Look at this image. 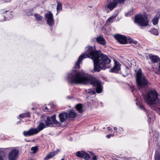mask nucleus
<instances>
[{"mask_svg": "<svg viewBox=\"0 0 160 160\" xmlns=\"http://www.w3.org/2000/svg\"><path fill=\"white\" fill-rule=\"evenodd\" d=\"M95 48L91 46H88L85 48V52L80 55L78 58L77 62L75 64L76 68H80V63L85 58H91L94 62V71L99 72L101 69H105L110 67L109 63L110 59L106 55L101 52L95 51Z\"/></svg>", "mask_w": 160, "mask_h": 160, "instance_id": "1", "label": "nucleus"}, {"mask_svg": "<svg viewBox=\"0 0 160 160\" xmlns=\"http://www.w3.org/2000/svg\"><path fill=\"white\" fill-rule=\"evenodd\" d=\"M136 80L138 88L142 93L144 100L147 103L151 108L154 107L153 109L156 111L158 110L160 111V100L158 98V95L155 91H152L148 92L146 94H144L141 88H144L149 83L148 80L145 76L142 73L141 69H139L136 72Z\"/></svg>", "mask_w": 160, "mask_h": 160, "instance_id": "2", "label": "nucleus"}, {"mask_svg": "<svg viewBox=\"0 0 160 160\" xmlns=\"http://www.w3.org/2000/svg\"><path fill=\"white\" fill-rule=\"evenodd\" d=\"M68 78L71 83L86 84L89 83L96 87V92L98 93H100L102 92V87L100 81L91 77L86 76L82 72L73 70L68 74Z\"/></svg>", "mask_w": 160, "mask_h": 160, "instance_id": "3", "label": "nucleus"}, {"mask_svg": "<svg viewBox=\"0 0 160 160\" xmlns=\"http://www.w3.org/2000/svg\"><path fill=\"white\" fill-rule=\"evenodd\" d=\"M46 125L42 121H40L38 125L37 128H31L28 131H24L23 132V135L26 137L36 135L45 128L46 127Z\"/></svg>", "mask_w": 160, "mask_h": 160, "instance_id": "4", "label": "nucleus"}, {"mask_svg": "<svg viewBox=\"0 0 160 160\" xmlns=\"http://www.w3.org/2000/svg\"><path fill=\"white\" fill-rule=\"evenodd\" d=\"M114 37L121 44H126L127 43H131L135 44H138V42L134 40L132 38L129 37H126L124 36L117 34L114 35Z\"/></svg>", "mask_w": 160, "mask_h": 160, "instance_id": "5", "label": "nucleus"}, {"mask_svg": "<svg viewBox=\"0 0 160 160\" xmlns=\"http://www.w3.org/2000/svg\"><path fill=\"white\" fill-rule=\"evenodd\" d=\"M134 21L140 26L144 27L148 25V20L147 17L144 15L138 14L136 15Z\"/></svg>", "mask_w": 160, "mask_h": 160, "instance_id": "6", "label": "nucleus"}, {"mask_svg": "<svg viewBox=\"0 0 160 160\" xmlns=\"http://www.w3.org/2000/svg\"><path fill=\"white\" fill-rule=\"evenodd\" d=\"M46 125L50 127H58L60 126V123L56 119V115H54L51 117H48L47 118Z\"/></svg>", "mask_w": 160, "mask_h": 160, "instance_id": "7", "label": "nucleus"}, {"mask_svg": "<svg viewBox=\"0 0 160 160\" xmlns=\"http://www.w3.org/2000/svg\"><path fill=\"white\" fill-rule=\"evenodd\" d=\"M125 1V0H108L107 7L110 10L112 11L116 7L118 3H123Z\"/></svg>", "mask_w": 160, "mask_h": 160, "instance_id": "8", "label": "nucleus"}, {"mask_svg": "<svg viewBox=\"0 0 160 160\" xmlns=\"http://www.w3.org/2000/svg\"><path fill=\"white\" fill-rule=\"evenodd\" d=\"M18 151L16 149L12 150L8 155L9 160H16L18 157Z\"/></svg>", "mask_w": 160, "mask_h": 160, "instance_id": "9", "label": "nucleus"}, {"mask_svg": "<svg viewBox=\"0 0 160 160\" xmlns=\"http://www.w3.org/2000/svg\"><path fill=\"white\" fill-rule=\"evenodd\" d=\"M45 17L47 19L48 24L50 26L52 25L54 23L52 14L50 12L45 14Z\"/></svg>", "mask_w": 160, "mask_h": 160, "instance_id": "10", "label": "nucleus"}, {"mask_svg": "<svg viewBox=\"0 0 160 160\" xmlns=\"http://www.w3.org/2000/svg\"><path fill=\"white\" fill-rule=\"evenodd\" d=\"M76 155L78 157L82 158L86 160H89L90 158V155L83 151H78L76 153Z\"/></svg>", "mask_w": 160, "mask_h": 160, "instance_id": "11", "label": "nucleus"}, {"mask_svg": "<svg viewBox=\"0 0 160 160\" xmlns=\"http://www.w3.org/2000/svg\"><path fill=\"white\" fill-rule=\"evenodd\" d=\"M68 114L65 112L60 113L59 115V119L61 122H64L68 117Z\"/></svg>", "mask_w": 160, "mask_h": 160, "instance_id": "12", "label": "nucleus"}, {"mask_svg": "<svg viewBox=\"0 0 160 160\" xmlns=\"http://www.w3.org/2000/svg\"><path fill=\"white\" fill-rule=\"evenodd\" d=\"M120 70V65L118 62L115 61V64L113 68L110 69V71L111 72H117Z\"/></svg>", "mask_w": 160, "mask_h": 160, "instance_id": "13", "label": "nucleus"}, {"mask_svg": "<svg viewBox=\"0 0 160 160\" xmlns=\"http://www.w3.org/2000/svg\"><path fill=\"white\" fill-rule=\"evenodd\" d=\"M59 151H56L55 152H52L49 153V154L47 155V156L45 157L44 158V160H47L51 158H52Z\"/></svg>", "mask_w": 160, "mask_h": 160, "instance_id": "14", "label": "nucleus"}, {"mask_svg": "<svg viewBox=\"0 0 160 160\" xmlns=\"http://www.w3.org/2000/svg\"><path fill=\"white\" fill-rule=\"evenodd\" d=\"M68 117L70 118H75L77 116V113L73 110H70L68 112Z\"/></svg>", "mask_w": 160, "mask_h": 160, "instance_id": "15", "label": "nucleus"}, {"mask_svg": "<svg viewBox=\"0 0 160 160\" xmlns=\"http://www.w3.org/2000/svg\"><path fill=\"white\" fill-rule=\"evenodd\" d=\"M97 42L102 45H105L106 44V41L104 38L102 37H97L96 39Z\"/></svg>", "mask_w": 160, "mask_h": 160, "instance_id": "16", "label": "nucleus"}, {"mask_svg": "<svg viewBox=\"0 0 160 160\" xmlns=\"http://www.w3.org/2000/svg\"><path fill=\"white\" fill-rule=\"evenodd\" d=\"M149 57L150 60L153 62H157L159 60L158 58L156 56L150 55Z\"/></svg>", "mask_w": 160, "mask_h": 160, "instance_id": "17", "label": "nucleus"}, {"mask_svg": "<svg viewBox=\"0 0 160 160\" xmlns=\"http://www.w3.org/2000/svg\"><path fill=\"white\" fill-rule=\"evenodd\" d=\"M116 16H112L108 19L107 22L108 24H110L115 20Z\"/></svg>", "mask_w": 160, "mask_h": 160, "instance_id": "18", "label": "nucleus"}, {"mask_svg": "<svg viewBox=\"0 0 160 160\" xmlns=\"http://www.w3.org/2000/svg\"><path fill=\"white\" fill-rule=\"evenodd\" d=\"M149 32L154 35H158V32L157 29L155 28H151L149 31Z\"/></svg>", "mask_w": 160, "mask_h": 160, "instance_id": "19", "label": "nucleus"}, {"mask_svg": "<svg viewBox=\"0 0 160 160\" xmlns=\"http://www.w3.org/2000/svg\"><path fill=\"white\" fill-rule=\"evenodd\" d=\"M82 106L81 104H78L76 106V109L79 113H81L82 111Z\"/></svg>", "mask_w": 160, "mask_h": 160, "instance_id": "20", "label": "nucleus"}, {"mask_svg": "<svg viewBox=\"0 0 160 160\" xmlns=\"http://www.w3.org/2000/svg\"><path fill=\"white\" fill-rule=\"evenodd\" d=\"M34 16L37 20L38 21H41L42 19V17L38 14H34Z\"/></svg>", "mask_w": 160, "mask_h": 160, "instance_id": "21", "label": "nucleus"}, {"mask_svg": "<svg viewBox=\"0 0 160 160\" xmlns=\"http://www.w3.org/2000/svg\"><path fill=\"white\" fill-rule=\"evenodd\" d=\"M30 116V114L29 112H26L24 113L21 114L19 115V117L21 118H23L25 117H29Z\"/></svg>", "mask_w": 160, "mask_h": 160, "instance_id": "22", "label": "nucleus"}, {"mask_svg": "<svg viewBox=\"0 0 160 160\" xmlns=\"http://www.w3.org/2000/svg\"><path fill=\"white\" fill-rule=\"evenodd\" d=\"M155 160H160V155H159L158 151H156L155 155Z\"/></svg>", "mask_w": 160, "mask_h": 160, "instance_id": "23", "label": "nucleus"}, {"mask_svg": "<svg viewBox=\"0 0 160 160\" xmlns=\"http://www.w3.org/2000/svg\"><path fill=\"white\" fill-rule=\"evenodd\" d=\"M158 17H155L154 18L152 19V22L154 25H156L158 22Z\"/></svg>", "mask_w": 160, "mask_h": 160, "instance_id": "24", "label": "nucleus"}, {"mask_svg": "<svg viewBox=\"0 0 160 160\" xmlns=\"http://www.w3.org/2000/svg\"><path fill=\"white\" fill-rule=\"evenodd\" d=\"M58 4L57 7V12H58L59 10H61L62 9V6L61 4L58 2Z\"/></svg>", "mask_w": 160, "mask_h": 160, "instance_id": "25", "label": "nucleus"}, {"mask_svg": "<svg viewBox=\"0 0 160 160\" xmlns=\"http://www.w3.org/2000/svg\"><path fill=\"white\" fill-rule=\"evenodd\" d=\"M90 153L92 157V160H98L97 157L94 155V153L92 152H90Z\"/></svg>", "mask_w": 160, "mask_h": 160, "instance_id": "26", "label": "nucleus"}, {"mask_svg": "<svg viewBox=\"0 0 160 160\" xmlns=\"http://www.w3.org/2000/svg\"><path fill=\"white\" fill-rule=\"evenodd\" d=\"M31 150L33 151V152H32V153H35L38 150V147L37 146H35L34 147H32L31 148Z\"/></svg>", "mask_w": 160, "mask_h": 160, "instance_id": "27", "label": "nucleus"}, {"mask_svg": "<svg viewBox=\"0 0 160 160\" xmlns=\"http://www.w3.org/2000/svg\"><path fill=\"white\" fill-rule=\"evenodd\" d=\"M87 92L90 94H95L96 93V92L94 91H92L90 89H88L87 90Z\"/></svg>", "mask_w": 160, "mask_h": 160, "instance_id": "28", "label": "nucleus"}, {"mask_svg": "<svg viewBox=\"0 0 160 160\" xmlns=\"http://www.w3.org/2000/svg\"><path fill=\"white\" fill-rule=\"evenodd\" d=\"M132 14V12H130L128 13H126L125 15V16L128 17V16L131 15Z\"/></svg>", "mask_w": 160, "mask_h": 160, "instance_id": "29", "label": "nucleus"}, {"mask_svg": "<svg viewBox=\"0 0 160 160\" xmlns=\"http://www.w3.org/2000/svg\"><path fill=\"white\" fill-rule=\"evenodd\" d=\"M154 136H155L156 138H157L159 136V134L158 132H155L154 134Z\"/></svg>", "mask_w": 160, "mask_h": 160, "instance_id": "30", "label": "nucleus"}, {"mask_svg": "<svg viewBox=\"0 0 160 160\" xmlns=\"http://www.w3.org/2000/svg\"><path fill=\"white\" fill-rule=\"evenodd\" d=\"M114 135H112V134H109V135H107L106 136V137L108 138H110L111 137V136H113Z\"/></svg>", "mask_w": 160, "mask_h": 160, "instance_id": "31", "label": "nucleus"}, {"mask_svg": "<svg viewBox=\"0 0 160 160\" xmlns=\"http://www.w3.org/2000/svg\"><path fill=\"white\" fill-rule=\"evenodd\" d=\"M139 108H142V109H145L144 106L142 105L140 106H139Z\"/></svg>", "mask_w": 160, "mask_h": 160, "instance_id": "32", "label": "nucleus"}, {"mask_svg": "<svg viewBox=\"0 0 160 160\" xmlns=\"http://www.w3.org/2000/svg\"><path fill=\"white\" fill-rule=\"evenodd\" d=\"M107 128H108V129L109 131H110L112 130V128H111L109 127H108Z\"/></svg>", "mask_w": 160, "mask_h": 160, "instance_id": "33", "label": "nucleus"}, {"mask_svg": "<svg viewBox=\"0 0 160 160\" xmlns=\"http://www.w3.org/2000/svg\"><path fill=\"white\" fill-rule=\"evenodd\" d=\"M115 130H117V128L116 127H114L113 128Z\"/></svg>", "mask_w": 160, "mask_h": 160, "instance_id": "34", "label": "nucleus"}, {"mask_svg": "<svg viewBox=\"0 0 160 160\" xmlns=\"http://www.w3.org/2000/svg\"><path fill=\"white\" fill-rule=\"evenodd\" d=\"M0 160H3L1 156H0Z\"/></svg>", "mask_w": 160, "mask_h": 160, "instance_id": "35", "label": "nucleus"}, {"mask_svg": "<svg viewBox=\"0 0 160 160\" xmlns=\"http://www.w3.org/2000/svg\"><path fill=\"white\" fill-rule=\"evenodd\" d=\"M158 69L159 70H160V62H159V66Z\"/></svg>", "mask_w": 160, "mask_h": 160, "instance_id": "36", "label": "nucleus"}, {"mask_svg": "<svg viewBox=\"0 0 160 160\" xmlns=\"http://www.w3.org/2000/svg\"><path fill=\"white\" fill-rule=\"evenodd\" d=\"M148 118H149L150 119H151V117H149V116H148Z\"/></svg>", "mask_w": 160, "mask_h": 160, "instance_id": "37", "label": "nucleus"}, {"mask_svg": "<svg viewBox=\"0 0 160 160\" xmlns=\"http://www.w3.org/2000/svg\"><path fill=\"white\" fill-rule=\"evenodd\" d=\"M20 121H19L17 123V124H18V123H20Z\"/></svg>", "mask_w": 160, "mask_h": 160, "instance_id": "38", "label": "nucleus"}, {"mask_svg": "<svg viewBox=\"0 0 160 160\" xmlns=\"http://www.w3.org/2000/svg\"><path fill=\"white\" fill-rule=\"evenodd\" d=\"M45 109H47V107H45Z\"/></svg>", "mask_w": 160, "mask_h": 160, "instance_id": "39", "label": "nucleus"}, {"mask_svg": "<svg viewBox=\"0 0 160 160\" xmlns=\"http://www.w3.org/2000/svg\"><path fill=\"white\" fill-rule=\"evenodd\" d=\"M27 142H30V140H27V141H26Z\"/></svg>", "mask_w": 160, "mask_h": 160, "instance_id": "40", "label": "nucleus"}, {"mask_svg": "<svg viewBox=\"0 0 160 160\" xmlns=\"http://www.w3.org/2000/svg\"><path fill=\"white\" fill-rule=\"evenodd\" d=\"M61 160H64V158H62Z\"/></svg>", "mask_w": 160, "mask_h": 160, "instance_id": "41", "label": "nucleus"}, {"mask_svg": "<svg viewBox=\"0 0 160 160\" xmlns=\"http://www.w3.org/2000/svg\"><path fill=\"white\" fill-rule=\"evenodd\" d=\"M5 17L6 16L5 15H4V17H5Z\"/></svg>", "mask_w": 160, "mask_h": 160, "instance_id": "42", "label": "nucleus"}, {"mask_svg": "<svg viewBox=\"0 0 160 160\" xmlns=\"http://www.w3.org/2000/svg\"><path fill=\"white\" fill-rule=\"evenodd\" d=\"M7 12V11H5V12Z\"/></svg>", "mask_w": 160, "mask_h": 160, "instance_id": "43", "label": "nucleus"}, {"mask_svg": "<svg viewBox=\"0 0 160 160\" xmlns=\"http://www.w3.org/2000/svg\"><path fill=\"white\" fill-rule=\"evenodd\" d=\"M121 130H122V128H121Z\"/></svg>", "mask_w": 160, "mask_h": 160, "instance_id": "44", "label": "nucleus"}, {"mask_svg": "<svg viewBox=\"0 0 160 160\" xmlns=\"http://www.w3.org/2000/svg\"><path fill=\"white\" fill-rule=\"evenodd\" d=\"M59 13V12H58V13H57V14H58Z\"/></svg>", "mask_w": 160, "mask_h": 160, "instance_id": "45", "label": "nucleus"}, {"mask_svg": "<svg viewBox=\"0 0 160 160\" xmlns=\"http://www.w3.org/2000/svg\"><path fill=\"white\" fill-rule=\"evenodd\" d=\"M59 13V12H58V13H57V14H58Z\"/></svg>", "mask_w": 160, "mask_h": 160, "instance_id": "46", "label": "nucleus"}, {"mask_svg": "<svg viewBox=\"0 0 160 160\" xmlns=\"http://www.w3.org/2000/svg\"><path fill=\"white\" fill-rule=\"evenodd\" d=\"M59 13V12H58V13H57V14H58Z\"/></svg>", "mask_w": 160, "mask_h": 160, "instance_id": "47", "label": "nucleus"}]
</instances>
